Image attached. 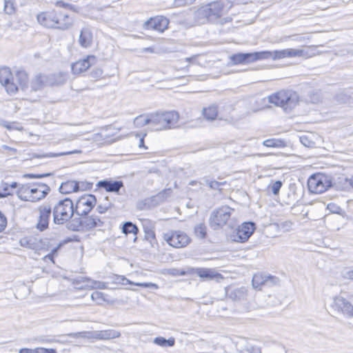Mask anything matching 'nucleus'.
Listing matches in <instances>:
<instances>
[{"label":"nucleus","mask_w":353,"mask_h":353,"mask_svg":"<svg viewBox=\"0 0 353 353\" xmlns=\"http://www.w3.org/2000/svg\"><path fill=\"white\" fill-rule=\"evenodd\" d=\"M3 86L5 87L7 92L9 94H15L20 88L13 79H12V81L11 79L8 80L6 83H5L3 85Z\"/></svg>","instance_id":"nucleus-41"},{"label":"nucleus","mask_w":353,"mask_h":353,"mask_svg":"<svg viewBox=\"0 0 353 353\" xmlns=\"http://www.w3.org/2000/svg\"><path fill=\"white\" fill-rule=\"evenodd\" d=\"M330 307L336 314L342 315L347 319L353 318V304L342 292L332 298Z\"/></svg>","instance_id":"nucleus-6"},{"label":"nucleus","mask_w":353,"mask_h":353,"mask_svg":"<svg viewBox=\"0 0 353 353\" xmlns=\"http://www.w3.org/2000/svg\"><path fill=\"white\" fill-rule=\"evenodd\" d=\"M7 225V219L0 211V232L3 231Z\"/></svg>","instance_id":"nucleus-57"},{"label":"nucleus","mask_w":353,"mask_h":353,"mask_svg":"<svg viewBox=\"0 0 353 353\" xmlns=\"http://www.w3.org/2000/svg\"><path fill=\"white\" fill-rule=\"evenodd\" d=\"M48 85L47 84V76L43 74L37 75L31 81V89L34 91L41 90L43 86Z\"/></svg>","instance_id":"nucleus-31"},{"label":"nucleus","mask_w":353,"mask_h":353,"mask_svg":"<svg viewBox=\"0 0 353 353\" xmlns=\"http://www.w3.org/2000/svg\"><path fill=\"white\" fill-rule=\"evenodd\" d=\"M190 273L196 274L203 281H212L222 279L223 276L216 272L214 269L205 268H190Z\"/></svg>","instance_id":"nucleus-17"},{"label":"nucleus","mask_w":353,"mask_h":353,"mask_svg":"<svg viewBox=\"0 0 353 353\" xmlns=\"http://www.w3.org/2000/svg\"><path fill=\"white\" fill-rule=\"evenodd\" d=\"M0 188L1 189V191L3 192V194L7 196L8 195H12L13 191L10 190V188L9 187L8 183H2L1 184Z\"/></svg>","instance_id":"nucleus-52"},{"label":"nucleus","mask_w":353,"mask_h":353,"mask_svg":"<svg viewBox=\"0 0 353 353\" xmlns=\"http://www.w3.org/2000/svg\"><path fill=\"white\" fill-rule=\"evenodd\" d=\"M162 237L169 245L176 248L185 247L190 242V237L180 230H169L163 233Z\"/></svg>","instance_id":"nucleus-10"},{"label":"nucleus","mask_w":353,"mask_h":353,"mask_svg":"<svg viewBox=\"0 0 353 353\" xmlns=\"http://www.w3.org/2000/svg\"><path fill=\"white\" fill-rule=\"evenodd\" d=\"M19 243L22 247L32 250H37L39 247L38 240L34 236H24L20 239Z\"/></svg>","instance_id":"nucleus-32"},{"label":"nucleus","mask_w":353,"mask_h":353,"mask_svg":"<svg viewBox=\"0 0 353 353\" xmlns=\"http://www.w3.org/2000/svg\"><path fill=\"white\" fill-rule=\"evenodd\" d=\"M12 73L9 68H0V83L3 85L8 80L11 79Z\"/></svg>","instance_id":"nucleus-44"},{"label":"nucleus","mask_w":353,"mask_h":353,"mask_svg":"<svg viewBox=\"0 0 353 353\" xmlns=\"http://www.w3.org/2000/svg\"><path fill=\"white\" fill-rule=\"evenodd\" d=\"M103 75V70L99 68L93 69L90 72V77L94 79H99Z\"/></svg>","instance_id":"nucleus-55"},{"label":"nucleus","mask_w":353,"mask_h":353,"mask_svg":"<svg viewBox=\"0 0 353 353\" xmlns=\"http://www.w3.org/2000/svg\"><path fill=\"white\" fill-rule=\"evenodd\" d=\"M50 188L45 183H37L32 187V202L43 199L50 192Z\"/></svg>","instance_id":"nucleus-22"},{"label":"nucleus","mask_w":353,"mask_h":353,"mask_svg":"<svg viewBox=\"0 0 353 353\" xmlns=\"http://www.w3.org/2000/svg\"><path fill=\"white\" fill-rule=\"evenodd\" d=\"M79 43L83 48H87L91 46L92 43V32L89 28H83L79 34Z\"/></svg>","instance_id":"nucleus-26"},{"label":"nucleus","mask_w":353,"mask_h":353,"mask_svg":"<svg viewBox=\"0 0 353 353\" xmlns=\"http://www.w3.org/2000/svg\"><path fill=\"white\" fill-rule=\"evenodd\" d=\"M233 211L232 208L227 205H223L212 211L209 219L210 227L214 230H216L225 225L230 219Z\"/></svg>","instance_id":"nucleus-9"},{"label":"nucleus","mask_w":353,"mask_h":353,"mask_svg":"<svg viewBox=\"0 0 353 353\" xmlns=\"http://www.w3.org/2000/svg\"><path fill=\"white\" fill-rule=\"evenodd\" d=\"M21 90L26 88L28 85V77L25 71L19 70L16 72L15 77L13 79Z\"/></svg>","instance_id":"nucleus-33"},{"label":"nucleus","mask_w":353,"mask_h":353,"mask_svg":"<svg viewBox=\"0 0 353 353\" xmlns=\"http://www.w3.org/2000/svg\"><path fill=\"white\" fill-rule=\"evenodd\" d=\"M57 8L51 12H43L37 15L38 22L43 26L56 28L57 26Z\"/></svg>","instance_id":"nucleus-18"},{"label":"nucleus","mask_w":353,"mask_h":353,"mask_svg":"<svg viewBox=\"0 0 353 353\" xmlns=\"http://www.w3.org/2000/svg\"><path fill=\"white\" fill-rule=\"evenodd\" d=\"M327 210H329L331 212L334 214H341L342 212V209L341 207L337 205L335 203H329L327 206Z\"/></svg>","instance_id":"nucleus-53"},{"label":"nucleus","mask_w":353,"mask_h":353,"mask_svg":"<svg viewBox=\"0 0 353 353\" xmlns=\"http://www.w3.org/2000/svg\"><path fill=\"white\" fill-rule=\"evenodd\" d=\"M81 335L82 336H86L88 339H94L97 340H110L116 338H119L121 336L120 332L115 330H107L94 331L91 332H79L70 334V336Z\"/></svg>","instance_id":"nucleus-13"},{"label":"nucleus","mask_w":353,"mask_h":353,"mask_svg":"<svg viewBox=\"0 0 353 353\" xmlns=\"http://www.w3.org/2000/svg\"><path fill=\"white\" fill-rule=\"evenodd\" d=\"M154 343L161 347H172L175 343V340L174 338L165 339L162 336H158L154 338Z\"/></svg>","instance_id":"nucleus-39"},{"label":"nucleus","mask_w":353,"mask_h":353,"mask_svg":"<svg viewBox=\"0 0 353 353\" xmlns=\"http://www.w3.org/2000/svg\"><path fill=\"white\" fill-rule=\"evenodd\" d=\"M0 7L7 14H12L15 12L14 1H0Z\"/></svg>","instance_id":"nucleus-43"},{"label":"nucleus","mask_w":353,"mask_h":353,"mask_svg":"<svg viewBox=\"0 0 353 353\" xmlns=\"http://www.w3.org/2000/svg\"><path fill=\"white\" fill-rule=\"evenodd\" d=\"M3 126L7 128L8 130H21L22 129V127L17 126L16 123H8V122H3Z\"/></svg>","instance_id":"nucleus-56"},{"label":"nucleus","mask_w":353,"mask_h":353,"mask_svg":"<svg viewBox=\"0 0 353 353\" xmlns=\"http://www.w3.org/2000/svg\"><path fill=\"white\" fill-rule=\"evenodd\" d=\"M39 212V219L36 225L39 231H44L48 228L50 218L52 214V208L49 204L43 203L38 208Z\"/></svg>","instance_id":"nucleus-14"},{"label":"nucleus","mask_w":353,"mask_h":353,"mask_svg":"<svg viewBox=\"0 0 353 353\" xmlns=\"http://www.w3.org/2000/svg\"><path fill=\"white\" fill-rule=\"evenodd\" d=\"M246 353H261V348L252 341H245L240 349Z\"/></svg>","instance_id":"nucleus-35"},{"label":"nucleus","mask_w":353,"mask_h":353,"mask_svg":"<svg viewBox=\"0 0 353 353\" xmlns=\"http://www.w3.org/2000/svg\"><path fill=\"white\" fill-rule=\"evenodd\" d=\"M97 203L95 196L88 194L81 196L77 202L75 206L76 214L83 216H86Z\"/></svg>","instance_id":"nucleus-11"},{"label":"nucleus","mask_w":353,"mask_h":353,"mask_svg":"<svg viewBox=\"0 0 353 353\" xmlns=\"http://www.w3.org/2000/svg\"><path fill=\"white\" fill-rule=\"evenodd\" d=\"M332 186L339 190L348 191L351 189V177L339 176L332 181Z\"/></svg>","instance_id":"nucleus-25"},{"label":"nucleus","mask_w":353,"mask_h":353,"mask_svg":"<svg viewBox=\"0 0 353 353\" xmlns=\"http://www.w3.org/2000/svg\"><path fill=\"white\" fill-rule=\"evenodd\" d=\"M133 123L137 128H142L146 125H149V128L151 130V117L150 114H141L137 116L133 121Z\"/></svg>","instance_id":"nucleus-34"},{"label":"nucleus","mask_w":353,"mask_h":353,"mask_svg":"<svg viewBox=\"0 0 353 353\" xmlns=\"http://www.w3.org/2000/svg\"><path fill=\"white\" fill-rule=\"evenodd\" d=\"M194 234L197 238L205 239L207 235V228L203 223L197 224L194 227Z\"/></svg>","instance_id":"nucleus-42"},{"label":"nucleus","mask_w":353,"mask_h":353,"mask_svg":"<svg viewBox=\"0 0 353 353\" xmlns=\"http://www.w3.org/2000/svg\"><path fill=\"white\" fill-rule=\"evenodd\" d=\"M50 175H51L50 173H46V174H28L24 175V176L26 178H30V179H34V178L40 179V178L48 176Z\"/></svg>","instance_id":"nucleus-59"},{"label":"nucleus","mask_w":353,"mask_h":353,"mask_svg":"<svg viewBox=\"0 0 353 353\" xmlns=\"http://www.w3.org/2000/svg\"><path fill=\"white\" fill-rule=\"evenodd\" d=\"M16 193L21 200L32 202V187L27 185H21L16 190Z\"/></svg>","instance_id":"nucleus-30"},{"label":"nucleus","mask_w":353,"mask_h":353,"mask_svg":"<svg viewBox=\"0 0 353 353\" xmlns=\"http://www.w3.org/2000/svg\"><path fill=\"white\" fill-rule=\"evenodd\" d=\"M39 353H57L54 349H46L43 347H39Z\"/></svg>","instance_id":"nucleus-62"},{"label":"nucleus","mask_w":353,"mask_h":353,"mask_svg":"<svg viewBox=\"0 0 353 353\" xmlns=\"http://www.w3.org/2000/svg\"><path fill=\"white\" fill-rule=\"evenodd\" d=\"M85 280L89 281L91 283L92 288H97V289H106L107 288V285L104 282L92 280L89 278H85Z\"/></svg>","instance_id":"nucleus-48"},{"label":"nucleus","mask_w":353,"mask_h":353,"mask_svg":"<svg viewBox=\"0 0 353 353\" xmlns=\"http://www.w3.org/2000/svg\"><path fill=\"white\" fill-rule=\"evenodd\" d=\"M91 184L83 181H67L61 183L59 188V192L63 194H68L72 192H77L80 190H85L90 188Z\"/></svg>","instance_id":"nucleus-16"},{"label":"nucleus","mask_w":353,"mask_h":353,"mask_svg":"<svg viewBox=\"0 0 353 353\" xmlns=\"http://www.w3.org/2000/svg\"><path fill=\"white\" fill-rule=\"evenodd\" d=\"M67 79L68 74L66 72H59L47 76V84L51 86L62 85Z\"/></svg>","instance_id":"nucleus-27"},{"label":"nucleus","mask_w":353,"mask_h":353,"mask_svg":"<svg viewBox=\"0 0 353 353\" xmlns=\"http://www.w3.org/2000/svg\"><path fill=\"white\" fill-rule=\"evenodd\" d=\"M304 51L301 49H285L283 50H276L274 52V59H283L285 57H303Z\"/></svg>","instance_id":"nucleus-23"},{"label":"nucleus","mask_w":353,"mask_h":353,"mask_svg":"<svg viewBox=\"0 0 353 353\" xmlns=\"http://www.w3.org/2000/svg\"><path fill=\"white\" fill-rule=\"evenodd\" d=\"M270 103L281 107L285 111L292 110L299 101V96L292 90H282L268 97Z\"/></svg>","instance_id":"nucleus-3"},{"label":"nucleus","mask_w":353,"mask_h":353,"mask_svg":"<svg viewBox=\"0 0 353 353\" xmlns=\"http://www.w3.org/2000/svg\"><path fill=\"white\" fill-rule=\"evenodd\" d=\"M145 239L152 243V241L155 240L154 231L149 228H144Z\"/></svg>","instance_id":"nucleus-50"},{"label":"nucleus","mask_w":353,"mask_h":353,"mask_svg":"<svg viewBox=\"0 0 353 353\" xmlns=\"http://www.w3.org/2000/svg\"><path fill=\"white\" fill-rule=\"evenodd\" d=\"M55 7L57 9V26L56 28L63 30L68 29L72 26L73 20L68 10L78 12L77 8L64 1H56Z\"/></svg>","instance_id":"nucleus-5"},{"label":"nucleus","mask_w":353,"mask_h":353,"mask_svg":"<svg viewBox=\"0 0 353 353\" xmlns=\"http://www.w3.org/2000/svg\"><path fill=\"white\" fill-rule=\"evenodd\" d=\"M97 186L99 188L105 189L107 192L120 194V190L123 188V183L121 181L105 179L98 181Z\"/></svg>","instance_id":"nucleus-20"},{"label":"nucleus","mask_w":353,"mask_h":353,"mask_svg":"<svg viewBox=\"0 0 353 353\" xmlns=\"http://www.w3.org/2000/svg\"><path fill=\"white\" fill-rule=\"evenodd\" d=\"M283 185V183L281 181H276L271 185V190L273 194L277 195L279 193L280 189Z\"/></svg>","instance_id":"nucleus-51"},{"label":"nucleus","mask_w":353,"mask_h":353,"mask_svg":"<svg viewBox=\"0 0 353 353\" xmlns=\"http://www.w3.org/2000/svg\"><path fill=\"white\" fill-rule=\"evenodd\" d=\"M9 187L11 191H13V193L19 188V184L17 182H12L9 183Z\"/></svg>","instance_id":"nucleus-63"},{"label":"nucleus","mask_w":353,"mask_h":353,"mask_svg":"<svg viewBox=\"0 0 353 353\" xmlns=\"http://www.w3.org/2000/svg\"><path fill=\"white\" fill-rule=\"evenodd\" d=\"M151 130L160 131L174 128L179 120L176 112L169 111L150 114Z\"/></svg>","instance_id":"nucleus-2"},{"label":"nucleus","mask_w":353,"mask_h":353,"mask_svg":"<svg viewBox=\"0 0 353 353\" xmlns=\"http://www.w3.org/2000/svg\"><path fill=\"white\" fill-rule=\"evenodd\" d=\"M307 186L312 192L321 194L332 187V180L330 176L318 173L308 179Z\"/></svg>","instance_id":"nucleus-7"},{"label":"nucleus","mask_w":353,"mask_h":353,"mask_svg":"<svg viewBox=\"0 0 353 353\" xmlns=\"http://www.w3.org/2000/svg\"><path fill=\"white\" fill-rule=\"evenodd\" d=\"M244 103L245 105L249 103L250 105V110H248L247 114H250L252 112H256L260 110V108L256 105L258 103L257 101L254 99H251L249 101H245Z\"/></svg>","instance_id":"nucleus-47"},{"label":"nucleus","mask_w":353,"mask_h":353,"mask_svg":"<svg viewBox=\"0 0 353 353\" xmlns=\"http://www.w3.org/2000/svg\"><path fill=\"white\" fill-rule=\"evenodd\" d=\"M169 21L167 18L163 16H157L151 17L146 21L143 27L146 30H153L159 32H163L168 27Z\"/></svg>","instance_id":"nucleus-15"},{"label":"nucleus","mask_w":353,"mask_h":353,"mask_svg":"<svg viewBox=\"0 0 353 353\" xmlns=\"http://www.w3.org/2000/svg\"><path fill=\"white\" fill-rule=\"evenodd\" d=\"M227 294L232 300L239 301L246 299L248 291L245 287H240L230 290Z\"/></svg>","instance_id":"nucleus-29"},{"label":"nucleus","mask_w":353,"mask_h":353,"mask_svg":"<svg viewBox=\"0 0 353 353\" xmlns=\"http://www.w3.org/2000/svg\"><path fill=\"white\" fill-rule=\"evenodd\" d=\"M343 277L346 279L353 281V268L352 270L346 271L343 274Z\"/></svg>","instance_id":"nucleus-61"},{"label":"nucleus","mask_w":353,"mask_h":353,"mask_svg":"<svg viewBox=\"0 0 353 353\" xmlns=\"http://www.w3.org/2000/svg\"><path fill=\"white\" fill-rule=\"evenodd\" d=\"M272 57L269 51L256 52L250 53H236L232 54L230 59L231 65L247 64L257 60L266 59Z\"/></svg>","instance_id":"nucleus-8"},{"label":"nucleus","mask_w":353,"mask_h":353,"mask_svg":"<svg viewBox=\"0 0 353 353\" xmlns=\"http://www.w3.org/2000/svg\"><path fill=\"white\" fill-rule=\"evenodd\" d=\"M76 214L72 201L69 198L59 201L53 207V221L57 225L68 222Z\"/></svg>","instance_id":"nucleus-4"},{"label":"nucleus","mask_w":353,"mask_h":353,"mask_svg":"<svg viewBox=\"0 0 353 353\" xmlns=\"http://www.w3.org/2000/svg\"><path fill=\"white\" fill-rule=\"evenodd\" d=\"M91 299L92 301H96L98 304H101V303L104 301L103 293L99 291L93 292L91 294Z\"/></svg>","instance_id":"nucleus-49"},{"label":"nucleus","mask_w":353,"mask_h":353,"mask_svg":"<svg viewBox=\"0 0 353 353\" xmlns=\"http://www.w3.org/2000/svg\"><path fill=\"white\" fill-rule=\"evenodd\" d=\"M83 227L85 230H90L97 227H101L103 225V222L97 216H83Z\"/></svg>","instance_id":"nucleus-24"},{"label":"nucleus","mask_w":353,"mask_h":353,"mask_svg":"<svg viewBox=\"0 0 353 353\" xmlns=\"http://www.w3.org/2000/svg\"><path fill=\"white\" fill-rule=\"evenodd\" d=\"M115 282L117 283H121L122 285L130 284L134 285L137 286H141L145 288H150L152 290H157L159 286L153 283H134L130 281L127 278L123 276H117L115 278Z\"/></svg>","instance_id":"nucleus-28"},{"label":"nucleus","mask_w":353,"mask_h":353,"mask_svg":"<svg viewBox=\"0 0 353 353\" xmlns=\"http://www.w3.org/2000/svg\"><path fill=\"white\" fill-rule=\"evenodd\" d=\"M19 353H39V347L35 349L22 348L19 350Z\"/></svg>","instance_id":"nucleus-60"},{"label":"nucleus","mask_w":353,"mask_h":353,"mask_svg":"<svg viewBox=\"0 0 353 353\" xmlns=\"http://www.w3.org/2000/svg\"><path fill=\"white\" fill-rule=\"evenodd\" d=\"M336 100L341 103H350V98L344 93H340L336 96Z\"/></svg>","instance_id":"nucleus-54"},{"label":"nucleus","mask_w":353,"mask_h":353,"mask_svg":"<svg viewBox=\"0 0 353 353\" xmlns=\"http://www.w3.org/2000/svg\"><path fill=\"white\" fill-rule=\"evenodd\" d=\"M255 229L254 223L245 222L236 228L234 234L232 235V239L236 242L244 243L248 240Z\"/></svg>","instance_id":"nucleus-12"},{"label":"nucleus","mask_w":353,"mask_h":353,"mask_svg":"<svg viewBox=\"0 0 353 353\" xmlns=\"http://www.w3.org/2000/svg\"><path fill=\"white\" fill-rule=\"evenodd\" d=\"M122 232L125 234H137L139 232L137 226L130 221L125 222L122 227Z\"/></svg>","instance_id":"nucleus-40"},{"label":"nucleus","mask_w":353,"mask_h":353,"mask_svg":"<svg viewBox=\"0 0 353 353\" xmlns=\"http://www.w3.org/2000/svg\"><path fill=\"white\" fill-rule=\"evenodd\" d=\"M97 210L99 213L102 214L108 210L107 206H103L102 204H100L97 206Z\"/></svg>","instance_id":"nucleus-64"},{"label":"nucleus","mask_w":353,"mask_h":353,"mask_svg":"<svg viewBox=\"0 0 353 353\" xmlns=\"http://www.w3.org/2000/svg\"><path fill=\"white\" fill-rule=\"evenodd\" d=\"M218 111L215 105H211L208 108H203V115L208 121H214L217 117Z\"/></svg>","instance_id":"nucleus-36"},{"label":"nucleus","mask_w":353,"mask_h":353,"mask_svg":"<svg viewBox=\"0 0 353 353\" xmlns=\"http://www.w3.org/2000/svg\"><path fill=\"white\" fill-rule=\"evenodd\" d=\"M277 281L278 279L274 276L256 274L252 277V283L254 288H260L261 286L269 283L275 284Z\"/></svg>","instance_id":"nucleus-21"},{"label":"nucleus","mask_w":353,"mask_h":353,"mask_svg":"<svg viewBox=\"0 0 353 353\" xmlns=\"http://www.w3.org/2000/svg\"><path fill=\"white\" fill-rule=\"evenodd\" d=\"M97 61V58L94 55H88L83 59L79 60L71 65L72 72L74 74H79L85 72L91 65Z\"/></svg>","instance_id":"nucleus-19"},{"label":"nucleus","mask_w":353,"mask_h":353,"mask_svg":"<svg viewBox=\"0 0 353 353\" xmlns=\"http://www.w3.org/2000/svg\"><path fill=\"white\" fill-rule=\"evenodd\" d=\"M263 145L268 148H283L285 146V143L281 139H269L263 141Z\"/></svg>","instance_id":"nucleus-37"},{"label":"nucleus","mask_w":353,"mask_h":353,"mask_svg":"<svg viewBox=\"0 0 353 353\" xmlns=\"http://www.w3.org/2000/svg\"><path fill=\"white\" fill-rule=\"evenodd\" d=\"M82 152L80 150H74L72 151H66L59 153L50 152L44 155L46 157H58L64 155L74 154H81Z\"/></svg>","instance_id":"nucleus-46"},{"label":"nucleus","mask_w":353,"mask_h":353,"mask_svg":"<svg viewBox=\"0 0 353 353\" xmlns=\"http://www.w3.org/2000/svg\"><path fill=\"white\" fill-rule=\"evenodd\" d=\"M68 228L72 231L84 230V228L83 227V219H74L68 223Z\"/></svg>","instance_id":"nucleus-38"},{"label":"nucleus","mask_w":353,"mask_h":353,"mask_svg":"<svg viewBox=\"0 0 353 353\" xmlns=\"http://www.w3.org/2000/svg\"><path fill=\"white\" fill-rule=\"evenodd\" d=\"M203 183H206L211 189L221 190L220 186L225 183V182H219L214 180H210L208 177L202 179Z\"/></svg>","instance_id":"nucleus-45"},{"label":"nucleus","mask_w":353,"mask_h":353,"mask_svg":"<svg viewBox=\"0 0 353 353\" xmlns=\"http://www.w3.org/2000/svg\"><path fill=\"white\" fill-rule=\"evenodd\" d=\"M301 143L305 147H312L313 145V142L309 140V139L306 136H302L300 137Z\"/></svg>","instance_id":"nucleus-58"},{"label":"nucleus","mask_w":353,"mask_h":353,"mask_svg":"<svg viewBox=\"0 0 353 353\" xmlns=\"http://www.w3.org/2000/svg\"><path fill=\"white\" fill-rule=\"evenodd\" d=\"M224 13L223 1H210L197 8L194 18L198 24L216 23Z\"/></svg>","instance_id":"nucleus-1"}]
</instances>
